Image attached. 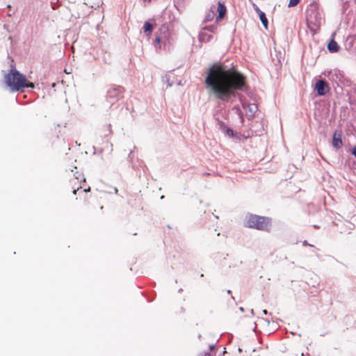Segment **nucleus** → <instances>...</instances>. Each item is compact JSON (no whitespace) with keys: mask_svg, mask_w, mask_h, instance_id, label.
Masks as SVG:
<instances>
[{"mask_svg":"<svg viewBox=\"0 0 356 356\" xmlns=\"http://www.w3.org/2000/svg\"><path fill=\"white\" fill-rule=\"evenodd\" d=\"M205 84L217 99L228 102L235 97L236 90L243 89L246 78L234 67L227 68L221 64H214L208 71Z\"/></svg>","mask_w":356,"mask_h":356,"instance_id":"f257e3e1","label":"nucleus"},{"mask_svg":"<svg viewBox=\"0 0 356 356\" xmlns=\"http://www.w3.org/2000/svg\"><path fill=\"white\" fill-rule=\"evenodd\" d=\"M5 82L12 90L24 91L25 88H34L35 85L16 70H11L5 76Z\"/></svg>","mask_w":356,"mask_h":356,"instance_id":"f03ea898","label":"nucleus"},{"mask_svg":"<svg viewBox=\"0 0 356 356\" xmlns=\"http://www.w3.org/2000/svg\"><path fill=\"white\" fill-rule=\"evenodd\" d=\"M245 225L259 230L269 231L271 227V219L266 216L248 214L245 217Z\"/></svg>","mask_w":356,"mask_h":356,"instance_id":"7ed1b4c3","label":"nucleus"},{"mask_svg":"<svg viewBox=\"0 0 356 356\" xmlns=\"http://www.w3.org/2000/svg\"><path fill=\"white\" fill-rule=\"evenodd\" d=\"M124 89L122 86H113L107 91V98L110 102H115L123 97Z\"/></svg>","mask_w":356,"mask_h":356,"instance_id":"20e7f679","label":"nucleus"},{"mask_svg":"<svg viewBox=\"0 0 356 356\" xmlns=\"http://www.w3.org/2000/svg\"><path fill=\"white\" fill-rule=\"evenodd\" d=\"M314 88L320 96H323L330 91L329 85L324 80H318L316 81Z\"/></svg>","mask_w":356,"mask_h":356,"instance_id":"39448f33","label":"nucleus"},{"mask_svg":"<svg viewBox=\"0 0 356 356\" xmlns=\"http://www.w3.org/2000/svg\"><path fill=\"white\" fill-rule=\"evenodd\" d=\"M68 188L72 191L74 194L82 188V183L79 182L76 178H72L69 176Z\"/></svg>","mask_w":356,"mask_h":356,"instance_id":"423d86ee","label":"nucleus"},{"mask_svg":"<svg viewBox=\"0 0 356 356\" xmlns=\"http://www.w3.org/2000/svg\"><path fill=\"white\" fill-rule=\"evenodd\" d=\"M252 6L256 13L259 15L260 20L264 27L266 29H268V22L266 16V14L264 12H262L255 3H253Z\"/></svg>","mask_w":356,"mask_h":356,"instance_id":"0eeeda50","label":"nucleus"},{"mask_svg":"<svg viewBox=\"0 0 356 356\" xmlns=\"http://www.w3.org/2000/svg\"><path fill=\"white\" fill-rule=\"evenodd\" d=\"M341 134L334 132L332 138V145L337 149L340 148L342 146Z\"/></svg>","mask_w":356,"mask_h":356,"instance_id":"6e6552de","label":"nucleus"},{"mask_svg":"<svg viewBox=\"0 0 356 356\" xmlns=\"http://www.w3.org/2000/svg\"><path fill=\"white\" fill-rule=\"evenodd\" d=\"M74 168L75 171L73 172V170H72V173L70 175V176L72 178H76V179L78 180L79 182H86V178L84 177L83 174L81 172L77 170L76 167H75Z\"/></svg>","mask_w":356,"mask_h":356,"instance_id":"1a4fd4ad","label":"nucleus"},{"mask_svg":"<svg viewBox=\"0 0 356 356\" xmlns=\"http://www.w3.org/2000/svg\"><path fill=\"white\" fill-rule=\"evenodd\" d=\"M217 11L218 13L217 20H219L225 17L227 12V8L222 3L218 2Z\"/></svg>","mask_w":356,"mask_h":356,"instance_id":"9d476101","label":"nucleus"},{"mask_svg":"<svg viewBox=\"0 0 356 356\" xmlns=\"http://www.w3.org/2000/svg\"><path fill=\"white\" fill-rule=\"evenodd\" d=\"M212 35L206 32V31H202L199 34V41L200 42H209L212 38Z\"/></svg>","mask_w":356,"mask_h":356,"instance_id":"9b49d317","label":"nucleus"},{"mask_svg":"<svg viewBox=\"0 0 356 356\" xmlns=\"http://www.w3.org/2000/svg\"><path fill=\"white\" fill-rule=\"evenodd\" d=\"M327 49L330 52H337L339 49V47L334 39L331 40L327 44Z\"/></svg>","mask_w":356,"mask_h":356,"instance_id":"f8f14e48","label":"nucleus"},{"mask_svg":"<svg viewBox=\"0 0 356 356\" xmlns=\"http://www.w3.org/2000/svg\"><path fill=\"white\" fill-rule=\"evenodd\" d=\"M257 111V105L252 104H248L247 106V115H248L250 117H253L254 113Z\"/></svg>","mask_w":356,"mask_h":356,"instance_id":"ddd939ff","label":"nucleus"},{"mask_svg":"<svg viewBox=\"0 0 356 356\" xmlns=\"http://www.w3.org/2000/svg\"><path fill=\"white\" fill-rule=\"evenodd\" d=\"M143 30L145 33H147V35H149L153 30V26L148 22H145L143 26Z\"/></svg>","mask_w":356,"mask_h":356,"instance_id":"4468645a","label":"nucleus"},{"mask_svg":"<svg viewBox=\"0 0 356 356\" xmlns=\"http://www.w3.org/2000/svg\"><path fill=\"white\" fill-rule=\"evenodd\" d=\"M162 41V38L161 36H156V39H155V42L156 43V44H155V47H156V49H161V42Z\"/></svg>","mask_w":356,"mask_h":356,"instance_id":"2eb2a0df","label":"nucleus"},{"mask_svg":"<svg viewBox=\"0 0 356 356\" xmlns=\"http://www.w3.org/2000/svg\"><path fill=\"white\" fill-rule=\"evenodd\" d=\"M300 2V0H290L289 2V7H293L297 6Z\"/></svg>","mask_w":356,"mask_h":356,"instance_id":"dca6fc26","label":"nucleus"},{"mask_svg":"<svg viewBox=\"0 0 356 356\" xmlns=\"http://www.w3.org/2000/svg\"><path fill=\"white\" fill-rule=\"evenodd\" d=\"M204 30H208V31H211V32L213 31V28L211 26L204 28Z\"/></svg>","mask_w":356,"mask_h":356,"instance_id":"f3484780","label":"nucleus"},{"mask_svg":"<svg viewBox=\"0 0 356 356\" xmlns=\"http://www.w3.org/2000/svg\"><path fill=\"white\" fill-rule=\"evenodd\" d=\"M352 154L356 157V147L353 149Z\"/></svg>","mask_w":356,"mask_h":356,"instance_id":"a211bd4d","label":"nucleus"},{"mask_svg":"<svg viewBox=\"0 0 356 356\" xmlns=\"http://www.w3.org/2000/svg\"><path fill=\"white\" fill-rule=\"evenodd\" d=\"M212 17H213V15H208L207 19V20H211L212 19Z\"/></svg>","mask_w":356,"mask_h":356,"instance_id":"6ab92c4d","label":"nucleus"},{"mask_svg":"<svg viewBox=\"0 0 356 356\" xmlns=\"http://www.w3.org/2000/svg\"><path fill=\"white\" fill-rule=\"evenodd\" d=\"M90 191V187H88L87 189H84V190H83V192H84V193H86V192Z\"/></svg>","mask_w":356,"mask_h":356,"instance_id":"aec40b11","label":"nucleus"},{"mask_svg":"<svg viewBox=\"0 0 356 356\" xmlns=\"http://www.w3.org/2000/svg\"><path fill=\"white\" fill-rule=\"evenodd\" d=\"M227 132H228L229 134H231L232 135H233V131H232V130H229H229L227 131Z\"/></svg>","mask_w":356,"mask_h":356,"instance_id":"412c9836","label":"nucleus"},{"mask_svg":"<svg viewBox=\"0 0 356 356\" xmlns=\"http://www.w3.org/2000/svg\"><path fill=\"white\" fill-rule=\"evenodd\" d=\"M227 132H228L229 134H231L232 135H233V131H232V130H229H229L227 131Z\"/></svg>","mask_w":356,"mask_h":356,"instance_id":"4be33fe9","label":"nucleus"},{"mask_svg":"<svg viewBox=\"0 0 356 356\" xmlns=\"http://www.w3.org/2000/svg\"><path fill=\"white\" fill-rule=\"evenodd\" d=\"M204 356H211V355L210 353H207L204 354Z\"/></svg>","mask_w":356,"mask_h":356,"instance_id":"5701e85b","label":"nucleus"},{"mask_svg":"<svg viewBox=\"0 0 356 356\" xmlns=\"http://www.w3.org/2000/svg\"><path fill=\"white\" fill-rule=\"evenodd\" d=\"M263 312H264V314H267V311H266V309H265V310H264V311H263Z\"/></svg>","mask_w":356,"mask_h":356,"instance_id":"b1692460","label":"nucleus"},{"mask_svg":"<svg viewBox=\"0 0 356 356\" xmlns=\"http://www.w3.org/2000/svg\"><path fill=\"white\" fill-rule=\"evenodd\" d=\"M144 1L149 2L151 0H144Z\"/></svg>","mask_w":356,"mask_h":356,"instance_id":"393cba45","label":"nucleus"}]
</instances>
